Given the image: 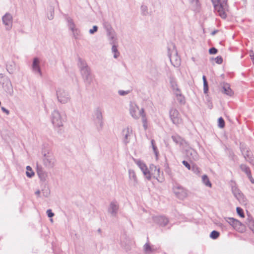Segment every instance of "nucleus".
Wrapping results in <instances>:
<instances>
[{
  "label": "nucleus",
  "mask_w": 254,
  "mask_h": 254,
  "mask_svg": "<svg viewBox=\"0 0 254 254\" xmlns=\"http://www.w3.org/2000/svg\"><path fill=\"white\" fill-rule=\"evenodd\" d=\"M51 120L54 127L59 128L58 132L62 134L64 130L61 127L63 126V123L65 121L64 114H61L58 110H55L52 113Z\"/></svg>",
  "instance_id": "obj_1"
},
{
  "label": "nucleus",
  "mask_w": 254,
  "mask_h": 254,
  "mask_svg": "<svg viewBox=\"0 0 254 254\" xmlns=\"http://www.w3.org/2000/svg\"><path fill=\"white\" fill-rule=\"evenodd\" d=\"M214 9L219 15L225 19L227 17L226 11L228 9L227 0H211Z\"/></svg>",
  "instance_id": "obj_2"
},
{
  "label": "nucleus",
  "mask_w": 254,
  "mask_h": 254,
  "mask_svg": "<svg viewBox=\"0 0 254 254\" xmlns=\"http://www.w3.org/2000/svg\"><path fill=\"white\" fill-rule=\"evenodd\" d=\"M79 68L85 84L87 86H90L93 82L94 76L89 67L87 64H80Z\"/></svg>",
  "instance_id": "obj_3"
},
{
  "label": "nucleus",
  "mask_w": 254,
  "mask_h": 254,
  "mask_svg": "<svg viewBox=\"0 0 254 254\" xmlns=\"http://www.w3.org/2000/svg\"><path fill=\"white\" fill-rule=\"evenodd\" d=\"M0 85L8 95H13V90L10 79L7 77L3 76L2 74H0Z\"/></svg>",
  "instance_id": "obj_4"
},
{
  "label": "nucleus",
  "mask_w": 254,
  "mask_h": 254,
  "mask_svg": "<svg viewBox=\"0 0 254 254\" xmlns=\"http://www.w3.org/2000/svg\"><path fill=\"white\" fill-rule=\"evenodd\" d=\"M57 96L58 101L62 104H66L70 100L68 92L63 89L59 88L57 90Z\"/></svg>",
  "instance_id": "obj_5"
},
{
  "label": "nucleus",
  "mask_w": 254,
  "mask_h": 254,
  "mask_svg": "<svg viewBox=\"0 0 254 254\" xmlns=\"http://www.w3.org/2000/svg\"><path fill=\"white\" fill-rule=\"evenodd\" d=\"M55 159L52 153L48 152L43 154V162L44 166L49 168L54 167L55 163Z\"/></svg>",
  "instance_id": "obj_6"
},
{
  "label": "nucleus",
  "mask_w": 254,
  "mask_h": 254,
  "mask_svg": "<svg viewBox=\"0 0 254 254\" xmlns=\"http://www.w3.org/2000/svg\"><path fill=\"white\" fill-rule=\"evenodd\" d=\"M94 122L97 126L98 131H100L102 129L103 122L102 114L99 108L97 109L94 112Z\"/></svg>",
  "instance_id": "obj_7"
},
{
  "label": "nucleus",
  "mask_w": 254,
  "mask_h": 254,
  "mask_svg": "<svg viewBox=\"0 0 254 254\" xmlns=\"http://www.w3.org/2000/svg\"><path fill=\"white\" fill-rule=\"evenodd\" d=\"M170 118L174 124L176 125L181 123L182 119L178 111L174 108L170 109L169 112Z\"/></svg>",
  "instance_id": "obj_8"
},
{
  "label": "nucleus",
  "mask_w": 254,
  "mask_h": 254,
  "mask_svg": "<svg viewBox=\"0 0 254 254\" xmlns=\"http://www.w3.org/2000/svg\"><path fill=\"white\" fill-rule=\"evenodd\" d=\"M173 191L175 195L180 199L187 197V193L185 190L180 185H176L173 187Z\"/></svg>",
  "instance_id": "obj_9"
},
{
  "label": "nucleus",
  "mask_w": 254,
  "mask_h": 254,
  "mask_svg": "<svg viewBox=\"0 0 254 254\" xmlns=\"http://www.w3.org/2000/svg\"><path fill=\"white\" fill-rule=\"evenodd\" d=\"M139 110L138 107L134 102H130L129 104V113L131 117L134 119H138L140 116L139 115Z\"/></svg>",
  "instance_id": "obj_10"
},
{
  "label": "nucleus",
  "mask_w": 254,
  "mask_h": 254,
  "mask_svg": "<svg viewBox=\"0 0 254 254\" xmlns=\"http://www.w3.org/2000/svg\"><path fill=\"white\" fill-rule=\"evenodd\" d=\"M240 149L245 160L253 164L254 161V157L249 150L244 145L241 146Z\"/></svg>",
  "instance_id": "obj_11"
},
{
  "label": "nucleus",
  "mask_w": 254,
  "mask_h": 254,
  "mask_svg": "<svg viewBox=\"0 0 254 254\" xmlns=\"http://www.w3.org/2000/svg\"><path fill=\"white\" fill-rule=\"evenodd\" d=\"M129 184L130 186L136 188L138 182L135 172L131 169L128 170Z\"/></svg>",
  "instance_id": "obj_12"
},
{
  "label": "nucleus",
  "mask_w": 254,
  "mask_h": 254,
  "mask_svg": "<svg viewBox=\"0 0 254 254\" xmlns=\"http://www.w3.org/2000/svg\"><path fill=\"white\" fill-rule=\"evenodd\" d=\"M153 221L161 226H165L169 222L168 218L164 216H157L153 217Z\"/></svg>",
  "instance_id": "obj_13"
},
{
  "label": "nucleus",
  "mask_w": 254,
  "mask_h": 254,
  "mask_svg": "<svg viewBox=\"0 0 254 254\" xmlns=\"http://www.w3.org/2000/svg\"><path fill=\"white\" fill-rule=\"evenodd\" d=\"M137 165L141 169L144 175L145 176L146 178L148 180H150L151 176L150 172L148 170V169L146 165L141 161H138L137 162Z\"/></svg>",
  "instance_id": "obj_14"
},
{
  "label": "nucleus",
  "mask_w": 254,
  "mask_h": 254,
  "mask_svg": "<svg viewBox=\"0 0 254 254\" xmlns=\"http://www.w3.org/2000/svg\"><path fill=\"white\" fill-rule=\"evenodd\" d=\"M3 23L7 26V29H10L12 25V16L9 13H6L2 18Z\"/></svg>",
  "instance_id": "obj_15"
},
{
  "label": "nucleus",
  "mask_w": 254,
  "mask_h": 254,
  "mask_svg": "<svg viewBox=\"0 0 254 254\" xmlns=\"http://www.w3.org/2000/svg\"><path fill=\"white\" fill-rule=\"evenodd\" d=\"M186 155L190 160L194 161L197 160L199 158V156L197 152L191 148L186 150Z\"/></svg>",
  "instance_id": "obj_16"
},
{
  "label": "nucleus",
  "mask_w": 254,
  "mask_h": 254,
  "mask_svg": "<svg viewBox=\"0 0 254 254\" xmlns=\"http://www.w3.org/2000/svg\"><path fill=\"white\" fill-rule=\"evenodd\" d=\"M220 86L222 88L221 92L223 93L230 96L233 95V92L230 88V85L229 84L227 83L222 82L220 83Z\"/></svg>",
  "instance_id": "obj_17"
},
{
  "label": "nucleus",
  "mask_w": 254,
  "mask_h": 254,
  "mask_svg": "<svg viewBox=\"0 0 254 254\" xmlns=\"http://www.w3.org/2000/svg\"><path fill=\"white\" fill-rule=\"evenodd\" d=\"M168 55L171 64H179L180 63L181 59L178 56L176 50H174L171 54L169 52Z\"/></svg>",
  "instance_id": "obj_18"
},
{
  "label": "nucleus",
  "mask_w": 254,
  "mask_h": 254,
  "mask_svg": "<svg viewBox=\"0 0 254 254\" xmlns=\"http://www.w3.org/2000/svg\"><path fill=\"white\" fill-rule=\"evenodd\" d=\"M157 250V248L154 245H150L149 243H146L143 246V251L145 254H151Z\"/></svg>",
  "instance_id": "obj_19"
},
{
  "label": "nucleus",
  "mask_w": 254,
  "mask_h": 254,
  "mask_svg": "<svg viewBox=\"0 0 254 254\" xmlns=\"http://www.w3.org/2000/svg\"><path fill=\"white\" fill-rule=\"evenodd\" d=\"M119 209V206L117 203L115 201H112L110 204L108 212L113 216H116Z\"/></svg>",
  "instance_id": "obj_20"
},
{
  "label": "nucleus",
  "mask_w": 254,
  "mask_h": 254,
  "mask_svg": "<svg viewBox=\"0 0 254 254\" xmlns=\"http://www.w3.org/2000/svg\"><path fill=\"white\" fill-rule=\"evenodd\" d=\"M131 241L130 239L125 237L124 240H122L121 242V245L122 247L127 252H129L131 250Z\"/></svg>",
  "instance_id": "obj_21"
},
{
  "label": "nucleus",
  "mask_w": 254,
  "mask_h": 254,
  "mask_svg": "<svg viewBox=\"0 0 254 254\" xmlns=\"http://www.w3.org/2000/svg\"><path fill=\"white\" fill-rule=\"evenodd\" d=\"M132 133V129L131 127H127L122 130V135L124 136L123 141L125 144L129 142L128 137Z\"/></svg>",
  "instance_id": "obj_22"
},
{
  "label": "nucleus",
  "mask_w": 254,
  "mask_h": 254,
  "mask_svg": "<svg viewBox=\"0 0 254 254\" xmlns=\"http://www.w3.org/2000/svg\"><path fill=\"white\" fill-rule=\"evenodd\" d=\"M246 224L254 233V219L252 216L248 215L246 220Z\"/></svg>",
  "instance_id": "obj_23"
},
{
  "label": "nucleus",
  "mask_w": 254,
  "mask_h": 254,
  "mask_svg": "<svg viewBox=\"0 0 254 254\" xmlns=\"http://www.w3.org/2000/svg\"><path fill=\"white\" fill-rule=\"evenodd\" d=\"M177 100L181 104H184L185 103V99L184 96L181 94L180 90L179 88H176L175 93Z\"/></svg>",
  "instance_id": "obj_24"
},
{
  "label": "nucleus",
  "mask_w": 254,
  "mask_h": 254,
  "mask_svg": "<svg viewBox=\"0 0 254 254\" xmlns=\"http://www.w3.org/2000/svg\"><path fill=\"white\" fill-rule=\"evenodd\" d=\"M107 33L110 44H114V42H117V39L115 37L116 33L113 29L110 31H107Z\"/></svg>",
  "instance_id": "obj_25"
},
{
  "label": "nucleus",
  "mask_w": 254,
  "mask_h": 254,
  "mask_svg": "<svg viewBox=\"0 0 254 254\" xmlns=\"http://www.w3.org/2000/svg\"><path fill=\"white\" fill-rule=\"evenodd\" d=\"M37 174L41 181L45 182L47 177V173L42 168H38L37 171Z\"/></svg>",
  "instance_id": "obj_26"
},
{
  "label": "nucleus",
  "mask_w": 254,
  "mask_h": 254,
  "mask_svg": "<svg viewBox=\"0 0 254 254\" xmlns=\"http://www.w3.org/2000/svg\"><path fill=\"white\" fill-rule=\"evenodd\" d=\"M190 3L193 10L196 11L199 9L200 4L199 0H190Z\"/></svg>",
  "instance_id": "obj_27"
},
{
  "label": "nucleus",
  "mask_w": 254,
  "mask_h": 254,
  "mask_svg": "<svg viewBox=\"0 0 254 254\" xmlns=\"http://www.w3.org/2000/svg\"><path fill=\"white\" fill-rule=\"evenodd\" d=\"M66 19L67 22L68 27L71 31L77 28L71 18L67 17Z\"/></svg>",
  "instance_id": "obj_28"
},
{
  "label": "nucleus",
  "mask_w": 254,
  "mask_h": 254,
  "mask_svg": "<svg viewBox=\"0 0 254 254\" xmlns=\"http://www.w3.org/2000/svg\"><path fill=\"white\" fill-rule=\"evenodd\" d=\"M173 140L177 144L182 145L184 141V139L178 135H174L172 136Z\"/></svg>",
  "instance_id": "obj_29"
},
{
  "label": "nucleus",
  "mask_w": 254,
  "mask_h": 254,
  "mask_svg": "<svg viewBox=\"0 0 254 254\" xmlns=\"http://www.w3.org/2000/svg\"><path fill=\"white\" fill-rule=\"evenodd\" d=\"M39 65L40 64H32V69L35 74H38L40 76H42V72Z\"/></svg>",
  "instance_id": "obj_30"
},
{
  "label": "nucleus",
  "mask_w": 254,
  "mask_h": 254,
  "mask_svg": "<svg viewBox=\"0 0 254 254\" xmlns=\"http://www.w3.org/2000/svg\"><path fill=\"white\" fill-rule=\"evenodd\" d=\"M240 168L243 172L246 173L247 176L251 174L250 168L246 164H241Z\"/></svg>",
  "instance_id": "obj_31"
},
{
  "label": "nucleus",
  "mask_w": 254,
  "mask_h": 254,
  "mask_svg": "<svg viewBox=\"0 0 254 254\" xmlns=\"http://www.w3.org/2000/svg\"><path fill=\"white\" fill-rule=\"evenodd\" d=\"M202 181L203 183L207 187L211 188L212 187V184L209 181L208 176L206 175H204L202 177Z\"/></svg>",
  "instance_id": "obj_32"
},
{
  "label": "nucleus",
  "mask_w": 254,
  "mask_h": 254,
  "mask_svg": "<svg viewBox=\"0 0 254 254\" xmlns=\"http://www.w3.org/2000/svg\"><path fill=\"white\" fill-rule=\"evenodd\" d=\"M117 42H114V44H111L112 45V51L114 54V57L117 58L119 57L120 53L118 52L117 46L116 45Z\"/></svg>",
  "instance_id": "obj_33"
},
{
  "label": "nucleus",
  "mask_w": 254,
  "mask_h": 254,
  "mask_svg": "<svg viewBox=\"0 0 254 254\" xmlns=\"http://www.w3.org/2000/svg\"><path fill=\"white\" fill-rule=\"evenodd\" d=\"M139 115L142 117V120L143 122V126L145 129L147 128L146 122L147 120L145 117V114L144 113V110L143 108L141 109V110L139 111Z\"/></svg>",
  "instance_id": "obj_34"
},
{
  "label": "nucleus",
  "mask_w": 254,
  "mask_h": 254,
  "mask_svg": "<svg viewBox=\"0 0 254 254\" xmlns=\"http://www.w3.org/2000/svg\"><path fill=\"white\" fill-rule=\"evenodd\" d=\"M235 197L240 203L246 204L247 199L242 192L240 194L237 195Z\"/></svg>",
  "instance_id": "obj_35"
},
{
  "label": "nucleus",
  "mask_w": 254,
  "mask_h": 254,
  "mask_svg": "<svg viewBox=\"0 0 254 254\" xmlns=\"http://www.w3.org/2000/svg\"><path fill=\"white\" fill-rule=\"evenodd\" d=\"M203 82V92L204 94H207L208 91V84L205 75L202 77Z\"/></svg>",
  "instance_id": "obj_36"
},
{
  "label": "nucleus",
  "mask_w": 254,
  "mask_h": 254,
  "mask_svg": "<svg viewBox=\"0 0 254 254\" xmlns=\"http://www.w3.org/2000/svg\"><path fill=\"white\" fill-rule=\"evenodd\" d=\"M43 195L45 197H48L50 194V190L49 188L45 185L44 188L41 190Z\"/></svg>",
  "instance_id": "obj_37"
},
{
  "label": "nucleus",
  "mask_w": 254,
  "mask_h": 254,
  "mask_svg": "<svg viewBox=\"0 0 254 254\" xmlns=\"http://www.w3.org/2000/svg\"><path fill=\"white\" fill-rule=\"evenodd\" d=\"M241 227H244V225L240 221L236 219V221L235 222L233 228L236 230H238L239 231L242 232V231L243 230V229H242V230H240Z\"/></svg>",
  "instance_id": "obj_38"
},
{
  "label": "nucleus",
  "mask_w": 254,
  "mask_h": 254,
  "mask_svg": "<svg viewBox=\"0 0 254 254\" xmlns=\"http://www.w3.org/2000/svg\"><path fill=\"white\" fill-rule=\"evenodd\" d=\"M6 68L7 71L12 74L16 69L15 64H6Z\"/></svg>",
  "instance_id": "obj_39"
},
{
  "label": "nucleus",
  "mask_w": 254,
  "mask_h": 254,
  "mask_svg": "<svg viewBox=\"0 0 254 254\" xmlns=\"http://www.w3.org/2000/svg\"><path fill=\"white\" fill-rule=\"evenodd\" d=\"M27 171L26 172V174L27 177L31 178L34 175V173L32 171L31 168L29 166H27L26 167Z\"/></svg>",
  "instance_id": "obj_40"
},
{
  "label": "nucleus",
  "mask_w": 254,
  "mask_h": 254,
  "mask_svg": "<svg viewBox=\"0 0 254 254\" xmlns=\"http://www.w3.org/2000/svg\"><path fill=\"white\" fill-rule=\"evenodd\" d=\"M151 145H152V147L154 153L156 157V158L157 159L158 156L159 155V152L157 150V148L155 144V141L154 140V139L151 140Z\"/></svg>",
  "instance_id": "obj_41"
},
{
  "label": "nucleus",
  "mask_w": 254,
  "mask_h": 254,
  "mask_svg": "<svg viewBox=\"0 0 254 254\" xmlns=\"http://www.w3.org/2000/svg\"><path fill=\"white\" fill-rule=\"evenodd\" d=\"M72 34H73V36L74 37V38L75 39H78L79 36H80V30L78 28H76V29L72 30Z\"/></svg>",
  "instance_id": "obj_42"
},
{
  "label": "nucleus",
  "mask_w": 254,
  "mask_h": 254,
  "mask_svg": "<svg viewBox=\"0 0 254 254\" xmlns=\"http://www.w3.org/2000/svg\"><path fill=\"white\" fill-rule=\"evenodd\" d=\"M219 232L217 231L213 230L211 232L210 237L212 239H216L219 237Z\"/></svg>",
  "instance_id": "obj_43"
},
{
  "label": "nucleus",
  "mask_w": 254,
  "mask_h": 254,
  "mask_svg": "<svg viewBox=\"0 0 254 254\" xmlns=\"http://www.w3.org/2000/svg\"><path fill=\"white\" fill-rule=\"evenodd\" d=\"M232 191L235 197L240 194L242 192L238 188L235 187H233L232 188Z\"/></svg>",
  "instance_id": "obj_44"
},
{
  "label": "nucleus",
  "mask_w": 254,
  "mask_h": 254,
  "mask_svg": "<svg viewBox=\"0 0 254 254\" xmlns=\"http://www.w3.org/2000/svg\"><path fill=\"white\" fill-rule=\"evenodd\" d=\"M131 91H132L131 89L127 90H126V91L122 90H119L118 91V93L120 96H126V95L128 94L129 93H130Z\"/></svg>",
  "instance_id": "obj_45"
},
{
  "label": "nucleus",
  "mask_w": 254,
  "mask_h": 254,
  "mask_svg": "<svg viewBox=\"0 0 254 254\" xmlns=\"http://www.w3.org/2000/svg\"><path fill=\"white\" fill-rule=\"evenodd\" d=\"M170 84L174 93H175V91H176V88H178L176 81L173 79H171Z\"/></svg>",
  "instance_id": "obj_46"
},
{
  "label": "nucleus",
  "mask_w": 254,
  "mask_h": 254,
  "mask_svg": "<svg viewBox=\"0 0 254 254\" xmlns=\"http://www.w3.org/2000/svg\"><path fill=\"white\" fill-rule=\"evenodd\" d=\"M225 219L227 222L230 224L233 227L235 222L236 221L235 219L231 217H227L225 218Z\"/></svg>",
  "instance_id": "obj_47"
},
{
  "label": "nucleus",
  "mask_w": 254,
  "mask_h": 254,
  "mask_svg": "<svg viewBox=\"0 0 254 254\" xmlns=\"http://www.w3.org/2000/svg\"><path fill=\"white\" fill-rule=\"evenodd\" d=\"M141 14L143 15H146L148 12V7L146 5H142L141 6Z\"/></svg>",
  "instance_id": "obj_48"
},
{
  "label": "nucleus",
  "mask_w": 254,
  "mask_h": 254,
  "mask_svg": "<svg viewBox=\"0 0 254 254\" xmlns=\"http://www.w3.org/2000/svg\"><path fill=\"white\" fill-rule=\"evenodd\" d=\"M218 126L220 128H223L225 126V122L222 117L218 119Z\"/></svg>",
  "instance_id": "obj_49"
},
{
  "label": "nucleus",
  "mask_w": 254,
  "mask_h": 254,
  "mask_svg": "<svg viewBox=\"0 0 254 254\" xmlns=\"http://www.w3.org/2000/svg\"><path fill=\"white\" fill-rule=\"evenodd\" d=\"M104 27L106 29V31H110L113 29L111 24L108 22H105L103 24Z\"/></svg>",
  "instance_id": "obj_50"
},
{
  "label": "nucleus",
  "mask_w": 254,
  "mask_h": 254,
  "mask_svg": "<svg viewBox=\"0 0 254 254\" xmlns=\"http://www.w3.org/2000/svg\"><path fill=\"white\" fill-rule=\"evenodd\" d=\"M236 211L238 214L241 217H244V213L242 208L239 207H237L236 208Z\"/></svg>",
  "instance_id": "obj_51"
},
{
  "label": "nucleus",
  "mask_w": 254,
  "mask_h": 254,
  "mask_svg": "<svg viewBox=\"0 0 254 254\" xmlns=\"http://www.w3.org/2000/svg\"><path fill=\"white\" fill-rule=\"evenodd\" d=\"M215 62L216 64H222L223 63V58L221 56H218L215 59Z\"/></svg>",
  "instance_id": "obj_52"
},
{
  "label": "nucleus",
  "mask_w": 254,
  "mask_h": 254,
  "mask_svg": "<svg viewBox=\"0 0 254 254\" xmlns=\"http://www.w3.org/2000/svg\"><path fill=\"white\" fill-rule=\"evenodd\" d=\"M217 50L214 47L211 48L209 50V53L210 54H215L217 53Z\"/></svg>",
  "instance_id": "obj_53"
},
{
  "label": "nucleus",
  "mask_w": 254,
  "mask_h": 254,
  "mask_svg": "<svg viewBox=\"0 0 254 254\" xmlns=\"http://www.w3.org/2000/svg\"><path fill=\"white\" fill-rule=\"evenodd\" d=\"M46 213H47L48 216L50 218H51L54 216V213L52 212L51 209H48L47 210Z\"/></svg>",
  "instance_id": "obj_54"
},
{
  "label": "nucleus",
  "mask_w": 254,
  "mask_h": 254,
  "mask_svg": "<svg viewBox=\"0 0 254 254\" xmlns=\"http://www.w3.org/2000/svg\"><path fill=\"white\" fill-rule=\"evenodd\" d=\"M98 30V27L96 25L94 26L93 27V28L92 29H91L90 30H89V33L90 34H93L94 32H96Z\"/></svg>",
  "instance_id": "obj_55"
},
{
  "label": "nucleus",
  "mask_w": 254,
  "mask_h": 254,
  "mask_svg": "<svg viewBox=\"0 0 254 254\" xmlns=\"http://www.w3.org/2000/svg\"><path fill=\"white\" fill-rule=\"evenodd\" d=\"M184 165H185L189 170L190 169V165L187 161L184 160L182 162Z\"/></svg>",
  "instance_id": "obj_56"
},
{
  "label": "nucleus",
  "mask_w": 254,
  "mask_h": 254,
  "mask_svg": "<svg viewBox=\"0 0 254 254\" xmlns=\"http://www.w3.org/2000/svg\"><path fill=\"white\" fill-rule=\"evenodd\" d=\"M151 168L152 169L154 168V171H157V172L158 173V175H159V173H160V168H158L157 166L152 165V166L151 167Z\"/></svg>",
  "instance_id": "obj_57"
},
{
  "label": "nucleus",
  "mask_w": 254,
  "mask_h": 254,
  "mask_svg": "<svg viewBox=\"0 0 254 254\" xmlns=\"http://www.w3.org/2000/svg\"><path fill=\"white\" fill-rule=\"evenodd\" d=\"M1 110L5 113L6 114V115H9V110H8L7 109H6V108H5L4 107H1Z\"/></svg>",
  "instance_id": "obj_58"
},
{
  "label": "nucleus",
  "mask_w": 254,
  "mask_h": 254,
  "mask_svg": "<svg viewBox=\"0 0 254 254\" xmlns=\"http://www.w3.org/2000/svg\"><path fill=\"white\" fill-rule=\"evenodd\" d=\"M248 178L252 184H254V179H253L252 174L248 176Z\"/></svg>",
  "instance_id": "obj_59"
},
{
  "label": "nucleus",
  "mask_w": 254,
  "mask_h": 254,
  "mask_svg": "<svg viewBox=\"0 0 254 254\" xmlns=\"http://www.w3.org/2000/svg\"><path fill=\"white\" fill-rule=\"evenodd\" d=\"M40 63L39 59L38 58H35L33 59L32 64H39Z\"/></svg>",
  "instance_id": "obj_60"
},
{
  "label": "nucleus",
  "mask_w": 254,
  "mask_h": 254,
  "mask_svg": "<svg viewBox=\"0 0 254 254\" xmlns=\"http://www.w3.org/2000/svg\"><path fill=\"white\" fill-rule=\"evenodd\" d=\"M40 192H41V191H40V190H37L35 192V194H36V195H37L38 196H40Z\"/></svg>",
  "instance_id": "obj_61"
},
{
  "label": "nucleus",
  "mask_w": 254,
  "mask_h": 254,
  "mask_svg": "<svg viewBox=\"0 0 254 254\" xmlns=\"http://www.w3.org/2000/svg\"><path fill=\"white\" fill-rule=\"evenodd\" d=\"M218 30H214V31L211 32V34L212 35H214L216 33L218 32Z\"/></svg>",
  "instance_id": "obj_62"
},
{
  "label": "nucleus",
  "mask_w": 254,
  "mask_h": 254,
  "mask_svg": "<svg viewBox=\"0 0 254 254\" xmlns=\"http://www.w3.org/2000/svg\"><path fill=\"white\" fill-rule=\"evenodd\" d=\"M53 17H54V16H53V15L52 13H51V15L50 17H48V18H49L50 20H51V19H52L53 18Z\"/></svg>",
  "instance_id": "obj_63"
},
{
  "label": "nucleus",
  "mask_w": 254,
  "mask_h": 254,
  "mask_svg": "<svg viewBox=\"0 0 254 254\" xmlns=\"http://www.w3.org/2000/svg\"><path fill=\"white\" fill-rule=\"evenodd\" d=\"M251 57H252L251 59L253 60V64H254V56L253 55V56H252L251 55Z\"/></svg>",
  "instance_id": "obj_64"
}]
</instances>
